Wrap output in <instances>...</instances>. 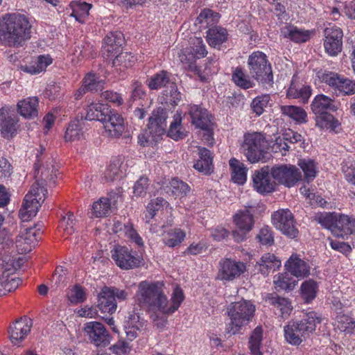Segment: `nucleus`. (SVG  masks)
Instances as JSON below:
<instances>
[{
	"instance_id": "51",
	"label": "nucleus",
	"mask_w": 355,
	"mask_h": 355,
	"mask_svg": "<svg viewBox=\"0 0 355 355\" xmlns=\"http://www.w3.org/2000/svg\"><path fill=\"white\" fill-rule=\"evenodd\" d=\"M218 18V14L213 12V11L210 9H204L200 13L198 17L196 20V24H206L205 27L211 23H214Z\"/></svg>"
},
{
	"instance_id": "7",
	"label": "nucleus",
	"mask_w": 355,
	"mask_h": 355,
	"mask_svg": "<svg viewBox=\"0 0 355 355\" xmlns=\"http://www.w3.org/2000/svg\"><path fill=\"white\" fill-rule=\"evenodd\" d=\"M266 139L259 132L245 134L241 148L247 159L251 163L264 162L266 159Z\"/></svg>"
},
{
	"instance_id": "40",
	"label": "nucleus",
	"mask_w": 355,
	"mask_h": 355,
	"mask_svg": "<svg viewBox=\"0 0 355 355\" xmlns=\"http://www.w3.org/2000/svg\"><path fill=\"white\" fill-rule=\"evenodd\" d=\"M301 295L305 302L309 303L316 296L318 291V284L313 279L305 281L300 288Z\"/></svg>"
},
{
	"instance_id": "19",
	"label": "nucleus",
	"mask_w": 355,
	"mask_h": 355,
	"mask_svg": "<svg viewBox=\"0 0 355 355\" xmlns=\"http://www.w3.org/2000/svg\"><path fill=\"white\" fill-rule=\"evenodd\" d=\"M32 320L27 317L21 318L11 324L8 329L12 343L18 345L31 331Z\"/></svg>"
},
{
	"instance_id": "42",
	"label": "nucleus",
	"mask_w": 355,
	"mask_h": 355,
	"mask_svg": "<svg viewBox=\"0 0 355 355\" xmlns=\"http://www.w3.org/2000/svg\"><path fill=\"white\" fill-rule=\"evenodd\" d=\"M262 334V328L261 327H257L250 338L249 348L252 355H262V353L260 352Z\"/></svg>"
},
{
	"instance_id": "47",
	"label": "nucleus",
	"mask_w": 355,
	"mask_h": 355,
	"mask_svg": "<svg viewBox=\"0 0 355 355\" xmlns=\"http://www.w3.org/2000/svg\"><path fill=\"white\" fill-rule=\"evenodd\" d=\"M185 233L180 229L169 231L164 239V243L168 247L179 245L184 239Z\"/></svg>"
},
{
	"instance_id": "39",
	"label": "nucleus",
	"mask_w": 355,
	"mask_h": 355,
	"mask_svg": "<svg viewBox=\"0 0 355 355\" xmlns=\"http://www.w3.org/2000/svg\"><path fill=\"white\" fill-rule=\"evenodd\" d=\"M280 110L282 114L299 123L306 122V113L300 107L294 105H282Z\"/></svg>"
},
{
	"instance_id": "29",
	"label": "nucleus",
	"mask_w": 355,
	"mask_h": 355,
	"mask_svg": "<svg viewBox=\"0 0 355 355\" xmlns=\"http://www.w3.org/2000/svg\"><path fill=\"white\" fill-rule=\"evenodd\" d=\"M109 108L107 105L92 103L87 108L85 119L89 121L96 120L103 123L105 121Z\"/></svg>"
},
{
	"instance_id": "49",
	"label": "nucleus",
	"mask_w": 355,
	"mask_h": 355,
	"mask_svg": "<svg viewBox=\"0 0 355 355\" xmlns=\"http://www.w3.org/2000/svg\"><path fill=\"white\" fill-rule=\"evenodd\" d=\"M135 62V57L128 52L120 53L115 56L112 60V65L114 67H121L128 68L132 66Z\"/></svg>"
},
{
	"instance_id": "16",
	"label": "nucleus",
	"mask_w": 355,
	"mask_h": 355,
	"mask_svg": "<svg viewBox=\"0 0 355 355\" xmlns=\"http://www.w3.org/2000/svg\"><path fill=\"white\" fill-rule=\"evenodd\" d=\"M245 270V266L241 261L231 259H222L219 262L218 278L221 280L232 281L239 277Z\"/></svg>"
},
{
	"instance_id": "44",
	"label": "nucleus",
	"mask_w": 355,
	"mask_h": 355,
	"mask_svg": "<svg viewBox=\"0 0 355 355\" xmlns=\"http://www.w3.org/2000/svg\"><path fill=\"white\" fill-rule=\"evenodd\" d=\"M272 304L280 311L282 318H287L293 310V306L288 299L281 297H275L271 299Z\"/></svg>"
},
{
	"instance_id": "23",
	"label": "nucleus",
	"mask_w": 355,
	"mask_h": 355,
	"mask_svg": "<svg viewBox=\"0 0 355 355\" xmlns=\"http://www.w3.org/2000/svg\"><path fill=\"white\" fill-rule=\"evenodd\" d=\"M38 98L37 97H28L21 100L17 103V112L26 119H34L38 114Z\"/></svg>"
},
{
	"instance_id": "56",
	"label": "nucleus",
	"mask_w": 355,
	"mask_h": 355,
	"mask_svg": "<svg viewBox=\"0 0 355 355\" xmlns=\"http://www.w3.org/2000/svg\"><path fill=\"white\" fill-rule=\"evenodd\" d=\"M37 225L34 227H27L24 230V232H21L19 237L21 240H24L25 243L35 245L37 241V234L40 229L35 230Z\"/></svg>"
},
{
	"instance_id": "5",
	"label": "nucleus",
	"mask_w": 355,
	"mask_h": 355,
	"mask_svg": "<svg viewBox=\"0 0 355 355\" xmlns=\"http://www.w3.org/2000/svg\"><path fill=\"white\" fill-rule=\"evenodd\" d=\"M254 311L255 306L250 301L241 300L231 303L227 308L231 321L227 324L226 332L232 335L239 334L241 327L252 320Z\"/></svg>"
},
{
	"instance_id": "57",
	"label": "nucleus",
	"mask_w": 355,
	"mask_h": 355,
	"mask_svg": "<svg viewBox=\"0 0 355 355\" xmlns=\"http://www.w3.org/2000/svg\"><path fill=\"white\" fill-rule=\"evenodd\" d=\"M69 299L71 302L73 304L83 302L86 299V295L83 288L80 285H75L71 290Z\"/></svg>"
},
{
	"instance_id": "37",
	"label": "nucleus",
	"mask_w": 355,
	"mask_h": 355,
	"mask_svg": "<svg viewBox=\"0 0 355 355\" xmlns=\"http://www.w3.org/2000/svg\"><path fill=\"white\" fill-rule=\"evenodd\" d=\"M181 114L177 112L173 116V121L171 122L168 130V136L174 140H179L186 137V132L182 130Z\"/></svg>"
},
{
	"instance_id": "33",
	"label": "nucleus",
	"mask_w": 355,
	"mask_h": 355,
	"mask_svg": "<svg viewBox=\"0 0 355 355\" xmlns=\"http://www.w3.org/2000/svg\"><path fill=\"white\" fill-rule=\"evenodd\" d=\"M334 325L342 332L355 334V321L342 312L338 313Z\"/></svg>"
},
{
	"instance_id": "46",
	"label": "nucleus",
	"mask_w": 355,
	"mask_h": 355,
	"mask_svg": "<svg viewBox=\"0 0 355 355\" xmlns=\"http://www.w3.org/2000/svg\"><path fill=\"white\" fill-rule=\"evenodd\" d=\"M169 83L168 73L165 71H162L152 76L148 83L150 89H158Z\"/></svg>"
},
{
	"instance_id": "30",
	"label": "nucleus",
	"mask_w": 355,
	"mask_h": 355,
	"mask_svg": "<svg viewBox=\"0 0 355 355\" xmlns=\"http://www.w3.org/2000/svg\"><path fill=\"white\" fill-rule=\"evenodd\" d=\"M115 205L111 198H101L92 205V214L96 218L107 216Z\"/></svg>"
},
{
	"instance_id": "60",
	"label": "nucleus",
	"mask_w": 355,
	"mask_h": 355,
	"mask_svg": "<svg viewBox=\"0 0 355 355\" xmlns=\"http://www.w3.org/2000/svg\"><path fill=\"white\" fill-rule=\"evenodd\" d=\"M257 238L261 244L264 245L270 246L274 243V237L271 230L268 227H263L261 229Z\"/></svg>"
},
{
	"instance_id": "20",
	"label": "nucleus",
	"mask_w": 355,
	"mask_h": 355,
	"mask_svg": "<svg viewBox=\"0 0 355 355\" xmlns=\"http://www.w3.org/2000/svg\"><path fill=\"white\" fill-rule=\"evenodd\" d=\"M285 266L291 275L304 278L310 275V266L298 255L293 254L286 261Z\"/></svg>"
},
{
	"instance_id": "21",
	"label": "nucleus",
	"mask_w": 355,
	"mask_h": 355,
	"mask_svg": "<svg viewBox=\"0 0 355 355\" xmlns=\"http://www.w3.org/2000/svg\"><path fill=\"white\" fill-rule=\"evenodd\" d=\"M0 119L2 135L8 139L12 137L17 130V116L14 114H10L7 108L2 107L0 110Z\"/></svg>"
},
{
	"instance_id": "14",
	"label": "nucleus",
	"mask_w": 355,
	"mask_h": 355,
	"mask_svg": "<svg viewBox=\"0 0 355 355\" xmlns=\"http://www.w3.org/2000/svg\"><path fill=\"white\" fill-rule=\"evenodd\" d=\"M84 331L91 342L96 346L105 347L110 343V336L104 325L101 322H87L85 324Z\"/></svg>"
},
{
	"instance_id": "32",
	"label": "nucleus",
	"mask_w": 355,
	"mask_h": 355,
	"mask_svg": "<svg viewBox=\"0 0 355 355\" xmlns=\"http://www.w3.org/2000/svg\"><path fill=\"white\" fill-rule=\"evenodd\" d=\"M85 123L81 120H75L71 122L67 128L64 139L67 141L79 139L84 133Z\"/></svg>"
},
{
	"instance_id": "10",
	"label": "nucleus",
	"mask_w": 355,
	"mask_h": 355,
	"mask_svg": "<svg viewBox=\"0 0 355 355\" xmlns=\"http://www.w3.org/2000/svg\"><path fill=\"white\" fill-rule=\"evenodd\" d=\"M272 224L284 234L290 238H295L298 234V230L295 227L294 217L288 209H279L272 216Z\"/></svg>"
},
{
	"instance_id": "26",
	"label": "nucleus",
	"mask_w": 355,
	"mask_h": 355,
	"mask_svg": "<svg viewBox=\"0 0 355 355\" xmlns=\"http://www.w3.org/2000/svg\"><path fill=\"white\" fill-rule=\"evenodd\" d=\"M232 170V180L239 184H243L247 180V168L244 164L236 158H232L230 162Z\"/></svg>"
},
{
	"instance_id": "25",
	"label": "nucleus",
	"mask_w": 355,
	"mask_h": 355,
	"mask_svg": "<svg viewBox=\"0 0 355 355\" xmlns=\"http://www.w3.org/2000/svg\"><path fill=\"white\" fill-rule=\"evenodd\" d=\"M281 266V261L272 254H265L260 261L257 262L258 270L263 275H267L270 271H275Z\"/></svg>"
},
{
	"instance_id": "41",
	"label": "nucleus",
	"mask_w": 355,
	"mask_h": 355,
	"mask_svg": "<svg viewBox=\"0 0 355 355\" xmlns=\"http://www.w3.org/2000/svg\"><path fill=\"white\" fill-rule=\"evenodd\" d=\"M123 161L121 157L113 158L105 172V178L107 181H112L116 177L122 173Z\"/></svg>"
},
{
	"instance_id": "34",
	"label": "nucleus",
	"mask_w": 355,
	"mask_h": 355,
	"mask_svg": "<svg viewBox=\"0 0 355 355\" xmlns=\"http://www.w3.org/2000/svg\"><path fill=\"white\" fill-rule=\"evenodd\" d=\"M234 222L240 230L250 231L254 224L253 216L249 210L239 211L234 216Z\"/></svg>"
},
{
	"instance_id": "54",
	"label": "nucleus",
	"mask_w": 355,
	"mask_h": 355,
	"mask_svg": "<svg viewBox=\"0 0 355 355\" xmlns=\"http://www.w3.org/2000/svg\"><path fill=\"white\" fill-rule=\"evenodd\" d=\"M342 171L345 174L346 180L352 184H355V161L352 159L346 160L342 164Z\"/></svg>"
},
{
	"instance_id": "59",
	"label": "nucleus",
	"mask_w": 355,
	"mask_h": 355,
	"mask_svg": "<svg viewBox=\"0 0 355 355\" xmlns=\"http://www.w3.org/2000/svg\"><path fill=\"white\" fill-rule=\"evenodd\" d=\"M140 306H136L133 308L132 311L128 313V316L126 317V320L125 322V326H136V327H142V324L140 322Z\"/></svg>"
},
{
	"instance_id": "9",
	"label": "nucleus",
	"mask_w": 355,
	"mask_h": 355,
	"mask_svg": "<svg viewBox=\"0 0 355 355\" xmlns=\"http://www.w3.org/2000/svg\"><path fill=\"white\" fill-rule=\"evenodd\" d=\"M322 82L329 85L336 93L345 96L355 94V80L345 78L334 72H324L318 76Z\"/></svg>"
},
{
	"instance_id": "12",
	"label": "nucleus",
	"mask_w": 355,
	"mask_h": 355,
	"mask_svg": "<svg viewBox=\"0 0 355 355\" xmlns=\"http://www.w3.org/2000/svg\"><path fill=\"white\" fill-rule=\"evenodd\" d=\"M189 115L191 118V123L197 128L205 130L206 139L209 141L212 138L211 115L207 110L200 105H193L189 107Z\"/></svg>"
},
{
	"instance_id": "2",
	"label": "nucleus",
	"mask_w": 355,
	"mask_h": 355,
	"mask_svg": "<svg viewBox=\"0 0 355 355\" xmlns=\"http://www.w3.org/2000/svg\"><path fill=\"white\" fill-rule=\"evenodd\" d=\"M164 284L160 282H149L143 281L138 286L137 300L138 306H144L153 311H159L163 314L170 315L179 308L184 300L181 289L176 288L171 297V305L163 292Z\"/></svg>"
},
{
	"instance_id": "45",
	"label": "nucleus",
	"mask_w": 355,
	"mask_h": 355,
	"mask_svg": "<svg viewBox=\"0 0 355 355\" xmlns=\"http://www.w3.org/2000/svg\"><path fill=\"white\" fill-rule=\"evenodd\" d=\"M103 84V81L98 80L96 74L89 73L83 78L82 85L85 87L86 90H88L89 92H94L101 90Z\"/></svg>"
},
{
	"instance_id": "11",
	"label": "nucleus",
	"mask_w": 355,
	"mask_h": 355,
	"mask_svg": "<svg viewBox=\"0 0 355 355\" xmlns=\"http://www.w3.org/2000/svg\"><path fill=\"white\" fill-rule=\"evenodd\" d=\"M252 184L254 190L263 195L275 191L277 187L275 180L271 178L270 168L268 166L254 172Z\"/></svg>"
},
{
	"instance_id": "53",
	"label": "nucleus",
	"mask_w": 355,
	"mask_h": 355,
	"mask_svg": "<svg viewBox=\"0 0 355 355\" xmlns=\"http://www.w3.org/2000/svg\"><path fill=\"white\" fill-rule=\"evenodd\" d=\"M232 80L235 84L242 88L248 89L252 87L251 82L246 78L243 71L240 68H236L233 74Z\"/></svg>"
},
{
	"instance_id": "28",
	"label": "nucleus",
	"mask_w": 355,
	"mask_h": 355,
	"mask_svg": "<svg viewBox=\"0 0 355 355\" xmlns=\"http://www.w3.org/2000/svg\"><path fill=\"white\" fill-rule=\"evenodd\" d=\"M200 159L193 167L205 174H209L212 170V157L211 152L205 148H199Z\"/></svg>"
},
{
	"instance_id": "22",
	"label": "nucleus",
	"mask_w": 355,
	"mask_h": 355,
	"mask_svg": "<svg viewBox=\"0 0 355 355\" xmlns=\"http://www.w3.org/2000/svg\"><path fill=\"white\" fill-rule=\"evenodd\" d=\"M97 307L103 313L112 314L116 311L117 308L116 300L112 297L110 287L104 286L101 288L98 295Z\"/></svg>"
},
{
	"instance_id": "58",
	"label": "nucleus",
	"mask_w": 355,
	"mask_h": 355,
	"mask_svg": "<svg viewBox=\"0 0 355 355\" xmlns=\"http://www.w3.org/2000/svg\"><path fill=\"white\" fill-rule=\"evenodd\" d=\"M169 92L168 90H165V95L167 98L166 101H169L172 105H178V103L181 101L182 96L181 93L178 91V87L174 83H170L169 85Z\"/></svg>"
},
{
	"instance_id": "15",
	"label": "nucleus",
	"mask_w": 355,
	"mask_h": 355,
	"mask_svg": "<svg viewBox=\"0 0 355 355\" xmlns=\"http://www.w3.org/2000/svg\"><path fill=\"white\" fill-rule=\"evenodd\" d=\"M167 118V110L162 107H157L153 112L149 118L148 130L153 140H156L165 133Z\"/></svg>"
},
{
	"instance_id": "1",
	"label": "nucleus",
	"mask_w": 355,
	"mask_h": 355,
	"mask_svg": "<svg viewBox=\"0 0 355 355\" xmlns=\"http://www.w3.org/2000/svg\"><path fill=\"white\" fill-rule=\"evenodd\" d=\"M57 170L52 164L35 166V183L31 186L29 192L26 195L19 216L23 221H28L36 216L39 208L44 202L47 193L44 184H54L57 177Z\"/></svg>"
},
{
	"instance_id": "43",
	"label": "nucleus",
	"mask_w": 355,
	"mask_h": 355,
	"mask_svg": "<svg viewBox=\"0 0 355 355\" xmlns=\"http://www.w3.org/2000/svg\"><path fill=\"white\" fill-rule=\"evenodd\" d=\"M298 165L303 171L304 179L307 182L312 181L317 174L315 162L312 159H300Z\"/></svg>"
},
{
	"instance_id": "63",
	"label": "nucleus",
	"mask_w": 355,
	"mask_h": 355,
	"mask_svg": "<svg viewBox=\"0 0 355 355\" xmlns=\"http://www.w3.org/2000/svg\"><path fill=\"white\" fill-rule=\"evenodd\" d=\"M75 224V218L71 212H69L67 216L62 218L61 221V225L64 227V231L67 234H72L75 232V228L73 227Z\"/></svg>"
},
{
	"instance_id": "24",
	"label": "nucleus",
	"mask_w": 355,
	"mask_h": 355,
	"mask_svg": "<svg viewBox=\"0 0 355 355\" xmlns=\"http://www.w3.org/2000/svg\"><path fill=\"white\" fill-rule=\"evenodd\" d=\"M284 38L289 39L296 43L306 42L310 39V32L293 26H286L281 29Z\"/></svg>"
},
{
	"instance_id": "3",
	"label": "nucleus",
	"mask_w": 355,
	"mask_h": 355,
	"mask_svg": "<svg viewBox=\"0 0 355 355\" xmlns=\"http://www.w3.org/2000/svg\"><path fill=\"white\" fill-rule=\"evenodd\" d=\"M31 25L28 19L20 14H8L0 19V42L8 46L17 47L31 37Z\"/></svg>"
},
{
	"instance_id": "61",
	"label": "nucleus",
	"mask_w": 355,
	"mask_h": 355,
	"mask_svg": "<svg viewBox=\"0 0 355 355\" xmlns=\"http://www.w3.org/2000/svg\"><path fill=\"white\" fill-rule=\"evenodd\" d=\"M193 46L192 47V54L194 58H200L205 57L207 51L205 49V45L203 44L201 38H195L193 42Z\"/></svg>"
},
{
	"instance_id": "64",
	"label": "nucleus",
	"mask_w": 355,
	"mask_h": 355,
	"mask_svg": "<svg viewBox=\"0 0 355 355\" xmlns=\"http://www.w3.org/2000/svg\"><path fill=\"white\" fill-rule=\"evenodd\" d=\"M148 187V179L141 177L135 184L133 192L136 196H142L146 194Z\"/></svg>"
},
{
	"instance_id": "36",
	"label": "nucleus",
	"mask_w": 355,
	"mask_h": 355,
	"mask_svg": "<svg viewBox=\"0 0 355 355\" xmlns=\"http://www.w3.org/2000/svg\"><path fill=\"white\" fill-rule=\"evenodd\" d=\"M166 192L175 197H183L189 192V185L177 178H173L166 186Z\"/></svg>"
},
{
	"instance_id": "4",
	"label": "nucleus",
	"mask_w": 355,
	"mask_h": 355,
	"mask_svg": "<svg viewBox=\"0 0 355 355\" xmlns=\"http://www.w3.org/2000/svg\"><path fill=\"white\" fill-rule=\"evenodd\" d=\"M321 320L314 311L306 313L304 318L298 322H289L284 327V336L287 342L293 345H299L306 336L315 331L316 324Z\"/></svg>"
},
{
	"instance_id": "27",
	"label": "nucleus",
	"mask_w": 355,
	"mask_h": 355,
	"mask_svg": "<svg viewBox=\"0 0 355 355\" xmlns=\"http://www.w3.org/2000/svg\"><path fill=\"white\" fill-rule=\"evenodd\" d=\"M333 102L330 98L324 95H318L311 103V110L315 115L327 112V110L336 111L338 107Z\"/></svg>"
},
{
	"instance_id": "55",
	"label": "nucleus",
	"mask_w": 355,
	"mask_h": 355,
	"mask_svg": "<svg viewBox=\"0 0 355 355\" xmlns=\"http://www.w3.org/2000/svg\"><path fill=\"white\" fill-rule=\"evenodd\" d=\"M270 100L268 95H263L255 98L251 104V107L253 111L257 114L261 115L264 110V108L267 106Z\"/></svg>"
},
{
	"instance_id": "13",
	"label": "nucleus",
	"mask_w": 355,
	"mask_h": 355,
	"mask_svg": "<svg viewBox=\"0 0 355 355\" xmlns=\"http://www.w3.org/2000/svg\"><path fill=\"white\" fill-rule=\"evenodd\" d=\"M111 253L116 266L123 270L137 268L141 263L140 258L133 255L127 247L116 246Z\"/></svg>"
},
{
	"instance_id": "48",
	"label": "nucleus",
	"mask_w": 355,
	"mask_h": 355,
	"mask_svg": "<svg viewBox=\"0 0 355 355\" xmlns=\"http://www.w3.org/2000/svg\"><path fill=\"white\" fill-rule=\"evenodd\" d=\"M52 62V58L50 55H40L34 64L28 67L27 71L31 73H39L46 69V68Z\"/></svg>"
},
{
	"instance_id": "62",
	"label": "nucleus",
	"mask_w": 355,
	"mask_h": 355,
	"mask_svg": "<svg viewBox=\"0 0 355 355\" xmlns=\"http://www.w3.org/2000/svg\"><path fill=\"white\" fill-rule=\"evenodd\" d=\"M180 61L184 64V67L187 68L189 71L196 73H199L200 69L195 63V58L193 55H187L185 53H182L180 55Z\"/></svg>"
},
{
	"instance_id": "52",
	"label": "nucleus",
	"mask_w": 355,
	"mask_h": 355,
	"mask_svg": "<svg viewBox=\"0 0 355 355\" xmlns=\"http://www.w3.org/2000/svg\"><path fill=\"white\" fill-rule=\"evenodd\" d=\"M9 272L4 271L1 278V282L3 283V287L6 290V294L15 290L21 284V280L19 277H12L9 279Z\"/></svg>"
},
{
	"instance_id": "35",
	"label": "nucleus",
	"mask_w": 355,
	"mask_h": 355,
	"mask_svg": "<svg viewBox=\"0 0 355 355\" xmlns=\"http://www.w3.org/2000/svg\"><path fill=\"white\" fill-rule=\"evenodd\" d=\"M207 40L211 46L220 45L227 40V31L225 28L215 26L207 31Z\"/></svg>"
},
{
	"instance_id": "31",
	"label": "nucleus",
	"mask_w": 355,
	"mask_h": 355,
	"mask_svg": "<svg viewBox=\"0 0 355 355\" xmlns=\"http://www.w3.org/2000/svg\"><path fill=\"white\" fill-rule=\"evenodd\" d=\"M274 284L277 291H291L294 289L297 281L294 279L290 273H280L274 277Z\"/></svg>"
},
{
	"instance_id": "8",
	"label": "nucleus",
	"mask_w": 355,
	"mask_h": 355,
	"mask_svg": "<svg viewBox=\"0 0 355 355\" xmlns=\"http://www.w3.org/2000/svg\"><path fill=\"white\" fill-rule=\"evenodd\" d=\"M272 178L279 184L291 188L302 180L299 168L291 164H277L270 168Z\"/></svg>"
},
{
	"instance_id": "38",
	"label": "nucleus",
	"mask_w": 355,
	"mask_h": 355,
	"mask_svg": "<svg viewBox=\"0 0 355 355\" xmlns=\"http://www.w3.org/2000/svg\"><path fill=\"white\" fill-rule=\"evenodd\" d=\"M316 125L321 129H330L335 130L340 125V123L334 116L328 113L324 112L321 114L315 115Z\"/></svg>"
},
{
	"instance_id": "50",
	"label": "nucleus",
	"mask_w": 355,
	"mask_h": 355,
	"mask_svg": "<svg viewBox=\"0 0 355 355\" xmlns=\"http://www.w3.org/2000/svg\"><path fill=\"white\" fill-rule=\"evenodd\" d=\"M338 218L332 214H325L316 216L315 220L321 224L324 227L331 230L333 234V228L336 227V223Z\"/></svg>"
},
{
	"instance_id": "6",
	"label": "nucleus",
	"mask_w": 355,
	"mask_h": 355,
	"mask_svg": "<svg viewBox=\"0 0 355 355\" xmlns=\"http://www.w3.org/2000/svg\"><path fill=\"white\" fill-rule=\"evenodd\" d=\"M249 72L252 78L264 86L273 83L272 67L267 56L261 51L252 53L248 58Z\"/></svg>"
},
{
	"instance_id": "17",
	"label": "nucleus",
	"mask_w": 355,
	"mask_h": 355,
	"mask_svg": "<svg viewBox=\"0 0 355 355\" xmlns=\"http://www.w3.org/2000/svg\"><path fill=\"white\" fill-rule=\"evenodd\" d=\"M105 121H103L105 132L110 137L118 138L125 130L124 119L114 110H108Z\"/></svg>"
},
{
	"instance_id": "18",
	"label": "nucleus",
	"mask_w": 355,
	"mask_h": 355,
	"mask_svg": "<svg viewBox=\"0 0 355 355\" xmlns=\"http://www.w3.org/2000/svg\"><path fill=\"white\" fill-rule=\"evenodd\" d=\"M324 46L326 51L331 55H337L342 50V30L337 27L327 28L324 30Z\"/></svg>"
}]
</instances>
